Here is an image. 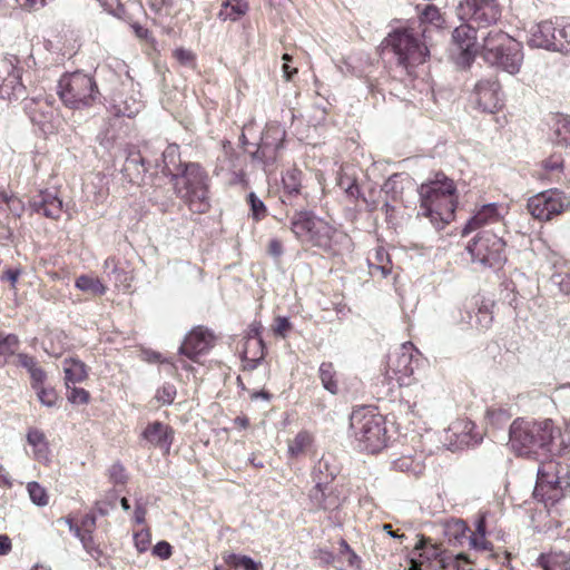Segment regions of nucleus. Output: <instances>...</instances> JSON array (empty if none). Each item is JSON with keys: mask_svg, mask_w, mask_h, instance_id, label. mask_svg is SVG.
I'll return each mask as SVG.
<instances>
[{"mask_svg": "<svg viewBox=\"0 0 570 570\" xmlns=\"http://www.w3.org/2000/svg\"><path fill=\"white\" fill-rule=\"evenodd\" d=\"M425 32L426 29L416 32L413 29H396L386 37L385 43L392 48L400 65L414 67L423 63L429 56L428 47L420 39Z\"/></svg>", "mask_w": 570, "mask_h": 570, "instance_id": "nucleus-7", "label": "nucleus"}, {"mask_svg": "<svg viewBox=\"0 0 570 570\" xmlns=\"http://www.w3.org/2000/svg\"><path fill=\"white\" fill-rule=\"evenodd\" d=\"M302 171L297 168L288 169L282 177L284 196L291 200L301 194L302 189Z\"/></svg>", "mask_w": 570, "mask_h": 570, "instance_id": "nucleus-33", "label": "nucleus"}, {"mask_svg": "<svg viewBox=\"0 0 570 570\" xmlns=\"http://www.w3.org/2000/svg\"><path fill=\"white\" fill-rule=\"evenodd\" d=\"M413 554L417 556L419 559L412 558L410 560V570H422L424 563L435 564L439 569L444 570L450 566L455 567V562L459 559H465L463 553L453 556L436 544L433 543L430 538L424 535L419 537L417 542L414 546Z\"/></svg>", "mask_w": 570, "mask_h": 570, "instance_id": "nucleus-13", "label": "nucleus"}, {"mask_svg": "<svg viewBox=\"0 0 570 570\" xmlns=\"http://www.w3.org/2000/svg\"><path fill=\"white\" fill-rule=\"evenodd\" d=\"M492 321V314L488 309H479L476 314V324L481 330H488L491 326Z\"/></svg>", "mask_w": 570, "mask_h": 570, "instance_id": "nucleus-59", "label": "nucleus"}, {"mask_svg": "<svg viewBox=\"0 0 570 570\" xmlns=\"http://www.w3.org/2000/svg\"><path fill=\"white\" fill-rule=\"evenodd\" d=\"M267 252L274 258H279L283 254V244L279 239H271L268 243Z\"/></svg>", "mask_w": 570, "mask_h": 570, "instance_id": "nucleus-63", "label": "nucleus"}, {"mask_svg": "<svg viewBox=\"0 0 570 570\" xmlns=\"http://www.w3.org/2000/svg\"><path fill=\"white\" fill-rule=\"evenodd\" d=\"M92 532L94 531H91V530H82L81 534L78 538L80 540V542L82 543V547L85 548V550H87L88 552H90L95 546Z\"/></svg>", "mask_w": 570, "mask_h": 570, "instance_id": "nucleus-64", "label": "nucleus"}, {"mask_svg": "<svg viewBox=\"0 0 570 570\" xmlns=\"http://www.w3.org/2000/svg\"><path fill=\"white\" fill-rule=\"evenodd\" d=\"M458 14L461 20L472 22L478 28H488L500 19L501 8L497 0H462Z\"/></svg>", "mask_w": 570, "mask_h": 570, "instance_id": "nucleus-14", "label": "nucleus"}, {"mask_svg": "<svg viewBox=\"0 0 570 570\" xmlns=\"http://www.w3.org/2000/svg\"><path fill=\"white\" fill-rule=\"evenodd\" d=\"M350 428L361 451L375 454L386 446V422L375 409L370 406L355 409L350 416Z\"/></svg>", "mask_w": 570, "mask_h": 570, "instance_id": "nucleus-4", "label": "nucleus"}, {"mask_svg": "<svg viewBox=\"0 0 570 570\" xmlns=\"http://www.w3.org/2000/svg\"><path fill=\"white\" fill-rule=\"evenodd\" d=\"M37 392L38 400L47 407L57 405L58 394L53 389L45 387L43 384L32 387Z\"/></svg>", "mask_w": 570, "mask_h": 570, "instance_id": "nucleus-45", "label": "nucleus"}, {"mask_svg": "<svg viewBox=\"0 0 570 570\" xmlns=\"http://www.w3.org/2000/svg\"><path fill=\"white\" fill-rule=\"evenodd\" d=\"M171 553H173L171 546L167 541H159L153 548V554L160 558L161 560L169 559Z\"/></svg>", "mask_w": 570, "mask_h": 570, "instance_id": "nucleus-58", "label": "nucleus"}, {"mask_svg": "<svg viewBox=\"0 0 570 570\" xmlns=\"http://www.w3.org/2000/svg\"><path fill=\"white\" fill-rule=\"evenodd\" d=\"M420 207L417 215L429 218L431 224L442 229L453 220L458 205L456 186L453 179L438 173L423 183L419 189Z\"/></svg>", "mask_w": 570, "mask_h": 570, "instance_id": "nucleus-1", "label": "nucleus"}, {"mask_svg": "<svg viewBox=\"0 0 570 570\" xmlns=\"http://www.w3.org/2000/svg\"><path fill=\"white\" fill-rule=\"evenodd\" d=\"M375 259L379 263L376 268L381 269L382 274L386 276L390 273V267L387 266V263H390L387 254L383 249H377L375 253Z\"/></svg>", "mask_w": 570, "mask_h": 570, "instance_id": "nucleus-60", "label": "nucleus"}, {"mask_svg": "<svg viewBox=\"0 0 570 570\" xmlns=\"http://www.w3.org/2000/svg\"><path fill=\"white\" fill-rule=\"evenodd\" d=\"M30 207L38 214L57 219L62 213V200L59 198L57 190L46 189L32 198Z\"/></svg>", "mask_w": 570, "mask_h": 570, "instance_id": "nucleus-22", "label": "nucleus"}, {"mask_svg": "<svg viewBox=\"0 0 570 570\" xmlns=\"http://www.w3.org/2000/svg\"><path fill=\"white\" fill-rule=\"evenodd\" d=\"M109 476L116 484H122L127 480L125 468L119 463H115L110 466Z\"/></svg>", "mask_w": 570, "mask_h": 570, "instance_id": "nucleus-57", "label": "nucleus"}, {"mask_svg": "<svg viewBox=\"0 0 570 570\" xmlns=\"http://www.w3.org/2000/svg\"><path fill=\"white\" fill-rule=\"evenodd\" d=\"M544 570H570V558L564 553L550 554L543 562Z\"/></svg>", "mask_w": 570, "mask_h": 570, "instance_id": "nucleus-42", "label": "nucleus"}, {"mask_svg": "<svg viewBox=\"0 0 570 570\" xmlns=\"http://www.w3.org/2000/svg\"><path fill=\"white\" fill-rule=\"evenodd\" d=\"M291 230L303 244L318 247L327 246L334 233V228L327 222L307 210L294 214Z\"/></svg>", "mask_w": 570, "mask_h": 570, "instance_id": "nucleus-8", "label": "nucleus"}, {"mask_svg": "<svg viewBox=\"0 0 570 570\" xmlns=\"http://www.w3.org/2000/svg\"><path fill=\"white\" fill-rule=\"evenodd\" d=\"M501 216L495 204L483 205L466 223L462 230L463 235H466L478 228L485 227L488 225L500 224Z\"/></svg>", "mask_w": 570, "mask_h": 570, "instance_id": "nucleus-25", "label": "nucleus"}, {"mask_svg": "<svg viewBox=\"0 0 570 570\" xmlns=\"http://www.w3.org/2000/svg\"><path fill=\"white\" fill-rule=\"evenodd\" d=\"M67 390V400L72 404H87L90 400V394L85 389L70 386V389Z\"/></svg>", "mask_w": 570, "mask_h": 570, "instance_id": "nucleus-49", "label": "nucleus"}, {"mask_svg": "<svg viewBox=\"0 0 570 570\" xmlns=\"http://www.w3.org/2000/svg\"><path fill=\"white\" fill-rule=\"evenodd\" d=\"M149 167L150 161L146 157L141 156L138 150L131 148L128 150L122 173L129 181L139 184Z\"/></svg>", "mask_w": 570, "mask_h": 570, "instance_id": "nucleus-24", "label": "nucleus"}, {"mask_svg": "<svg viewBox=\"0 0 570 570\" xmlns=\"http://www.w3.org/2000/svg\"><path fill=\"white\" fill-rule=\"evenodd\" d=\"M558 35H559L558 38L563 43V47L561 48V50H566L567 52H570V22L567 23L566 26H563L558 31Z\"/></svg>", "mask_w": 570, "mask_h": 570, "instance_id": "nucleus-62", "label": "nucleus"}, {"mask_svg": "<svg viewBox=\"0 0 570 570\" xmlns=\"http://www.w3.org/2000/svg\"><path fill=\"white\" fill-rule=\"evenodd\" d=\"M65 384L70 389V384L81 383L88 376L87 365L78 358H66L63 361Z\"/></svg>", "mask_w": 570, "mask_h": 570, "instance_id": "nucleus-29", "label": "nucleus"}, {"mask_svg": "<svg viewBox=\"0 0 570 570\" xmlns=\"http://www.w3.org/2000/svg\"><path fill=\"white\" fill-rule=\"evenodd\" d=\"M19 340L16 335H7L0 341V357H8L12 355L18 348Z\"/></svg>", "mask_w": 570, "mask_h": 570, "instance_id": "nucleus-48", "label": "nucleus"}, {"mask_svg": "<svg viewBox=\"0 0 570 570\" xmlns=\"http://www.w3.org/2000/svg\"><path fill=\"white\" fill-rule=\"evenodd\" d=\"M563 470L558 462L552 460L541 463L533 491L534 498L546 505H553L560 501L564 490L569 487L567 478L560 475Z\"/></svg>", "mask_w": 570, "mask_h": 570, "instance_id": "nucleus-9", "label": "nucleus"}, {"mask_svg": "<svg viewBox=\"0 0 570 570\" xmlns=\"http://www.w3.org/2000/svg\"><path fill=\"white\" fill-rule=\"evenodd\" d=\"M176 387L173 384H165L156 392V400L161 404H171L176 396Z\"/></svg>", "mask_w": 570, "mask_h": 570, "instance_id": "nucleus-50", "label": "nucleus"}, {"mask_svg": "<svg viewBox=\"0 0 570 570\" xmlns=\"http://www.w3.org/2000/svg\"><path fill=\"white\" fill-rule=\"evenodd\" d=\"M505 242L492 229L480 232L468 245V250L473 262L483 266L497 267L505 261Z\"/></svg>", "mask_w": 570, "mask_h": 570, "instance_id": "nucleus-10", "label": "nucleus"}, {"mask_svg": "<svg viewBox=\"0 0 570 570\" xmlns=\"http://www.w3.org/2000/svg\"><path fill=\"white\" fill-rule=\"evenodd\" d=\"M249 7L245 0H227L222 3L217 18L220 21H238L244 17Z\"/></svg>", "mask_w": 570, "mask_h": 570, "instance_id": "nucleus-31", "label": "nucleus"}, {"mask_svg": "<svg viewBox=\"0 0 570 570\" xmlns=\"http://www.w3.org/2000/svg\"><path fill=\"white\" fill-rule=\"evenodd\" d=\"M284 135H285L284 131L281 130V128H278V127L268 128L263 137V144L259 148L262 150V153H265V149L269 146L268 139L271 136H273L275 139L278 140V142L275 145V149H277L281 146V141H282Z\"/></svg>", "mask_w": 570, "mask_h": 570, "instance_id": "nucleus-54", "label": "nucleus"}, {"mask_svg": "<svg viewBox=\"0 0 570 570\" xmlns=\"http://www.w3.org/2000/svg\"><path fill=\"white\" fill-rule=\"evenodd\" d=\"M58 95L66 107L83 109L92 106L99 97V90L91 76L75 71L61 76L58 82Z\"/></svg>", "mask_w": 570, "mask_h": 570, "instance_id": "nucleus-6", "label": "nucleus"}, {"mask_svg": "<svg viewBox=\"0 0 570 570\" xmlns=\"http://www.w3.org/2000/svg\"><path fill=\"white\" fill-rule=\"evenodd\" d=\"M482 55L484 60L510 75L520 71L523 52L519 41L502 30H490L483 38Z\"/></svg>", "mask_w": 570, "mask_h": 570, "instance_id": "nucleus-5", "label": "nucleus"}, {"mask_svg": "<svg viewBox=\"0 0 570 570\" xmlns=\"http://www.w3.org/2000/svg\"><path fill=\"white\" fill-rule=\"evenodd\" d=\"M337 185L350 196H355L358 193L355 179L347 175H341L337 179Z\"/></svg>", "mask_w": 570, "mask_h": 570, "instance_id": "nucleus-53", "label": "nucleus"}, {"mask_svg": "<svg viewBox=\"0 0 570 570\" xmlns=\"http://www.w3.org/2000/svg\"><path fill=\"white\" fill-rule=\"evenodd\" d=\"M529 213L538 220L548 222L570 208V196L564 191L552 188L529 198Z\"/></svg>", "mask_w": 570, "mask_h": 570, "instance_id": "nucleus-11", "label": "nucleus"}, {"mask_svg": "<svg viewBox=\"0 0 570 570\" xmlns=\"http://www.w3.org/2000/svg\"><path fill=\"white\" fill-rule=\"evenodd\" d=\"M423 23L428 22L434 26L435 28H442L444 23V19L441 16L439 9L435 6L428 4L421 12L420 17Z\"/></svg>", "mask_w": 570, "mask_h": 570, "instance_id": "nucleus-44", "label": "nucleus"}, {"mask_svg": "<svg viewBox=\"0 0 570 570\" xmlns=\"http://www.w3.org/2000/svg\"><path fill=\"white\" fill-rule=\"evenodd\" d=\"M224 561L227 566H233L237 570H258L257 564L248 557L238 554H227L224 557Z\"/></svg>", "mask_w": 570, "mask_h": 570, "instance_id": "nucleus-43", "label": "nucleus"}, {"mask_svg": "<svg viewBox=\"0 0 570 570\" xmlns=\"http://www.w3.org/2000/svg\"><path fill=\"white\" fill-rule=\"evenodd\" d=\"M27 442L33 448V458L39 462L50 461V450L47 438L39 429H30L27 433Z\"/></svg>", "mask_w": 570, "mask_h": 570, "instance_id": "nucleus-30", "label": "nucleus"}, {"mask_svg": "<svg viewBox=\"0 0 570 570\" xmlns=\"http://www.w3.org/2000/svg\"><path fill=\"white\" fill-rule=\"evenodd\" d=\"M556 32L557 29L551 21H542L531 28L528 42L533 48L561 50L563 43Z\"/></svg>", "mask_w": 570, "mask_h": 570, "instance_id": "nucleus-19", "label": "nucleus"}, {"mask_svg": "<svg viewBox=\"0 0 570 570\" xmlns=\"http://www.w3.org/2000/svg\"><path fill=\"white\" fill-rule=\"evenodd\" d=\"M141 438L150 445L168 452L173 444L174 431L169 425L155 421L145 428Z\"/></svg>", "mask_w": 570, "mask_h": 570, "instance_id": "nucleus-23", "label": "nucleus"}, {"mask_svg": "<svg viewBox=\"0 0 570 570\" xmlns=\"http://www.w3.org/2000/svg\"><path fill=\"white\" fill-rule=\"evenodd\" d=\"M560 429L549 419L542 421L514 420L509 431V444L518 455L537 454L539 451L556 453L560 451L557 439Z\"/></svg>", "mask_w": 570, "mask_h": 570, "instance_id": "nucleus-2", "label": "nucleus"}, {"mask_svg": "<svg viewBox=\"0 0 570 570\" xmlns=\"http://www.w3.org/2000/svg\"><path fill=\"white\" fill-rule=\"evenodd\" d=\"M0 95L16 100L26 95V87L21 82V70L17 68L12 58L0 59Z\"/></svg>", "mask_w": 570, "mask_h": 570, "instance_id": "nucleus-16", "label": "nucleus"}, {"mask_svg": "<svg viewBox=\"0 0 570 570\" xmlns=\"http://www.w3.org/2000/svg\"><path fill=\"white\" fill-rule=\"evenodd\" d=\"M53 104L55 98L51 96L32 98L26 104L30 120L38 125L45 134L51 132L59 124L58 109Z\"/></svg>", "mask_w": 570, "mask_h": 570, "instance_id": "nucleus-15", "label": "nucleus"}, {"mask_svg": "<svg viewBox=\"0 0 570 570\" xmlns=\"http://www.w3.org/2000/svg\"><path fill=\"white\" fill-rule=\"evenodd\" d=\"M289 330H291V323H289L288 318H286V317H277L276 318L274 332L277 335H279L284 338V337H286Z\"/></svg>", "mask_w": 570, "mask_h": 570, "instance_id": "nucleus-61", "label": "nucleus"}, {"mask_svg": "<svg viewBox=\"0 0 570 570\" xmlns=\"http://www.w3.org/2000/svg\"><path fill=\"white\" fill-rule=\"evenodd\" d=\"M320 380L323 387L332 394H336L338 391L337 381L335 380L336 372L334 365L331 362H323L318 368Z\"/></svg>", "mask_w": 570, "mask_h": 570, "instance_id": "nucleus-38", "label": "nucleus"}, {"mask_svg": "<svg viewBox=\"0 0 570 570\" xmlns=\"http://www.w3.org/2000/svg\"><path fill=\"white\" fill-rule=\"evenodd\" d=\"M214 334L203 326H197L185 337L179 347V354L196 361L197 356L207 353L214 346Z\"/></svg>", "mask_w": 570, "mask_h": 570, "instance_id": "nucleus-18", "label": "nucleus"}, {"mask_svg": "<svg viewBox=\"0 0 570 570\" xmlns=\"http://www.w3.org/2000/svg\"><path fill=\"white\" fill-rule=\"evenodd\" d=\"M309 502L313 509L323 511H334L342 503L340 493L333 483L314 484L308 493Z\"/></svg>", "mask_w": 570, "mask_h": 570, "instance_id": "nucleus-20", "label": "nucleus"}, {"mask_svg": "<svg viewBox=\"0 0 570 570\" xmlns=\"http://www.w3.org/2000/svg\"><path fill=\"white\" fill-rule=\"evenodd\" d=\"M542 166L547 174L558 175L562 171L563 159L560 155H552L542 163Z\"/></svg>", "mask_w": 570, "mask_h": 570, "instance_id": "nucleus-51", "label": "nucleus"}, {"mask_svg": "<svg viewBox=\"0 0 570 570\" xmlns=\"http://www.w3.org/2000/svg\"><path fill=\"white\" fill-rule=\"evenodd\" d=\"M189 161H183L180 158L179 146L176 144L168 145L163 151L161 164H156L157 167H161V171L173 178L176 173L184 169Z\"/></svg>", "mask_w": 570, "mask_h": 570, "instance_id": "nucleus-26", "label": "nucleus"}, {"mask_svg": "<svg viewBox=\"0 0 570 570\" xmlns=\"http://www.w3.org/2000/svg\"><path fill=\"white\" fill-rule=\"evenodd\" d=\"M313 436L307 431H301L296 436L288 442V455L291 458H297L306 452L312 445Z\"/></svg>", "mask_w": 570, "mask_h": 570, "instance_id": "nucleus-36", "label": "nucleus"}, {"mask_svg": "<svg viewBox=\"0 0 570 570\" xmlns=\"http://www.w3.org/2000/svg\"><path fill=\"white\" fill-rule=\"evenodd\" d=\"M469 528L461 519H452L444 523V534L450 542L462 544L468 538Z\"/></svg>", "mask_w": 570, "mask_h": 570, "instance_id": "nucleus-34", "label": "nucleus"}, {"mask_svg": "<svg viewBox=\"0 0 570 570\" xmlns=\"http://www.w3.org/2000/svg\"><path fill=\"white\" fill-rule=\"evenodd\" d=\"M75 286L81 292L98 296L104 295L107 291V287L101 283L100 279L88 275H80L77 277Z\"/></svg>", "mask_w": 570, "mask_h": 570, "instance_id": "nucleus-37", "label": "nucleus"}, {"mask_svg": "<svg viewBox=\"0 0 570 570\" xmlns=\"http://www.w3.org/2000/svg\"><path fill=\"white\" fill-rule=\"evenodd\" d=\"M174 193L194 213H205L209 204V176L198 163H188L171 178Z\"/></svg>", "mask_w": 570, "mask_h": 570, "instance_id": "nucleus-3", "label": "nucleus"}, {"mask_svg": "<svg viewBox=\"0 0 570 570\" xmlns=\"http://www.w3.org/2000/svg\"><path fill=\"white\" fill-rule=\"evenodd\" d=\"M420 361V353L411 342L403 343L389 355L386 379H395L400 386L410 385Z\"/></svg>", "mask_w": 570, "mask_h": 570, "instance_id": "nucleus-12", "label": "nucleus"}, {"mask_svg": "<svg viewBox=\"0 0 570 570\" xmlns=\"http://www.w3.org/2000/svg\"><path fill=\"white\" fill-rule=\"evenodd\" d=\"M472 97L476 106L485 112H494L501 106L500 83L495 77L480 79Z\"/></svg>", "mask_w": 570, "mask_h": 570, "instance_id": "nucleus-17", "label": "nucleus"}, {"mask_svg": "<svg viewBox=\"0 0 570 570\" xmlns=\"http://www.w3.org/2000/svg\"><path fill=\"white\" fill-rule=\"evenodd\" d=\"M264 357V343L262 337L250 336L244 344L243 366L245 370H254Z\"/></svg>", "mask_w": 570, "mask_h": 570, "instance_id": "nucleus-27", "label": "nucleus"}, {"mask_svg": "<svg viewBox=\"0 0 570 570\" xmlns=\"http://www.w3.org/2000/svg\"><path fill=\"white\" fill-rule=\"evenodd\" d=\"M108 281L112 282L117 287H128L129 286V276L127 272L119 268L118 266H114L111 271H107Z\"/></svg>", "mask_w": 570, "mask_h": 570, "instance_id": "nucleus-47", "label": "nucleus"}, {"mask_svg": "<svg viewBox=\"0 0 570 570\" xmlns=\"http://www.w3.org/2000/svg\"><path fill=\"white\" fill-rule=\"evenodd\" d=\"M337 474V469L332 464L331 455H323L314 465L312 470V481L314 484H328L333 483Z\"/></svg>", "mask_w": 570, "mask_h": 570, "instance_id": "nucleus-28", "label": "nucleus"}, {"mask_svg": "<svg viewBox=\"0 0 570 570\" xmlns=\"http://www.w3.org/2000/svg\"><path fill=\"white\" fill-rule=\"evenodd\" d=\"M248 202L250 204L253 215L256 219H259L266 214V207L264 203L254 193L248 195Z\"/></svg>", "mask_w": 570, "mask_h": 570, "instance_id": "nucleus-56", "label": "nucleus"}, {"mask_svg": "<svg viewBox=\"0 0 570 570\" xmlns=\"http://www.w3.org/2000/svg\"><path fill=\"white\" fill-rule=\"evenodd\" d=\"M476 28L474 23L465 21V23L460 24L453 31V41L465 61H469L478 52Z\"/></svg>", "mask_w": 570, "mask_h": 570, "instance_id": "nucleus-21", "label": "nucleus"}, {"mask_svg": "<svg viewBox=\"0 0 570 570\" xmlns=\"http://www.w3.org/2000/svg\"><path fill=\"white\" fill-rule=\"evenodd\" d=\"M472 548L476 550H489L490 542L485 539V521L484 519H480L476 524V532L471 533L466 538Z\"/></svg>", "mask_w": 570, "mask_h": 570, "instance_id": "nucleus-39", "label": "nucleus"}, {"mask_svg": "<svg viewBox=\"0 0 570 570\" xmlns=\"http://www.w3.org/2000/svg\"><path fill=\"white\" fill-rule=\"evenodd\" d=\"M27 490L32 503L38 507H46L49 502V497L43 487H41L38 482L32 481L27 484Z\"/></svg>", "mask_w": 570, "mask_h": 570, "instance_id": "nucleus-41", "label": "nucleus"}, {"mask_svg": "<svg viewBox=\"0 0 570 570\" xmlns=\"http://www.w3.org/2000/svg\"><path fill=\"white\" fill-rule=\"evenodd\" d=\"M174 57L183 66L193 67L195 63V53L185 48H177L174 50Z\"/></svg>", "mask_w": 570, "mask_h": 570, "instance_id": "nucleus-55", "label": "nucleus"}, {"mask_svg": "<svg viewBox=\"0 0 570 570\" xmlns=\"http://www.w3.org/2000/svg\"><path fill=\"white\" fill-rule=\"evenodd\" d=\"M511 415L512 414L510 411L502 406H491L485 412V419L493 426H499L507 423Z\"/></svg>", "mask_w": 570, "mask_h": 570, "instance_id": "nucleus-40", "label": "nucleus"}, {"mask_svg": "<svg viewBox=\"0 0 570 570\" xmlns=\"http://www.w3.org/2000/svg\"><path fill=\"white\" fill-rule=\"evenodd\" d=\"M135 547L141 553L149 549L151 534L149 530L144 529L135 533L134 535Z\"/></svg>", "mask_w": 570, "mask_h": 570, "instance_id": "nucleus-52", "label": "nucleus"}, {"mask_svg": "<svg viewBox=\"0 0 570 570\" xmlns=\"http://www.w3.org/2000/svg\"><path fill=\"white\" fill-rule=\"evenodd\" d=\"M18 361L19 364L28 371L32 387L43 384L46 380V372L38 365V362L33 356L19 354Z\"/></svg>", "mask_w": 570, "mask_h": 570, "instance_id": "nucleus-32", "label": "nucleus"}, {"mask_svg": "<svg viewBox=\"0 0 570 570\" xmlns=\"http://www.w3.org/2000/svg\"><path fill=\"white\" fill-rule=\"evenodd\" d=\"M392 465L396 471L413 475H419L424 470L421 458H414L412 455H402L394 460Z\"/></svg>", "mask_w": 570, "mask_h": 570, "instance_id": "nucleus-35", "label": "nucleus"}, {"mask_svg": "<svg viewBox=\"0 0 570 570\" xmlns=\"http://www.w3.org/2000/svg\"><path fill=\"white\" fill-rule=\"evenodd\" d=\"M554 132L559 144L570 146V118L566 117L560 119Z\"/></svg>", "mask_w": 570, "mask_h": 570, "instance_id": "nucleus-46", "label": "nucleus"}]
</instances>
